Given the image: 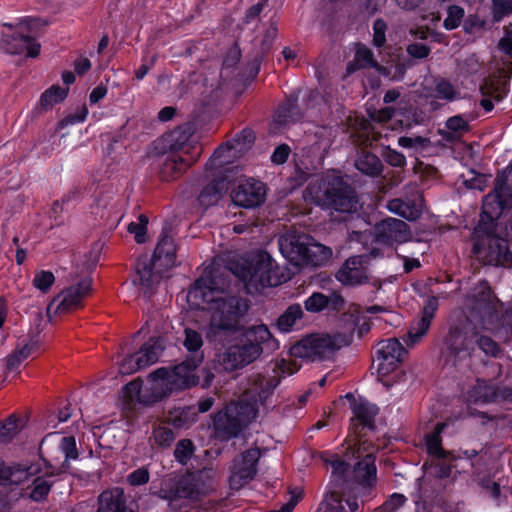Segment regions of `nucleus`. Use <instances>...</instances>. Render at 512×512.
I'll list each match as a JSON object with an SVG mask.
<instances>
[{
  "label": "nucleus",
  "instance_id": "34",
  "mask_svg": "<svg viewBox=\"0 0 512 512\" xmlns=\"http://www.w3.org/2000/svg\"><path fill=\"white\" fill-rule=\"evenodd\" d=\"M343 404L348 406L353 414L352 416H377L379 414V408L376 404L361 395L356 396L352 392H348L343 397Z\"/></svg>",
  "mask_w": 512,
  "mask_h": 512
},
{
  "label": "nucleus",
  "instance_id": "31",
  "mask_svg": "<svg viewBox=\"0 0 512 512\" xmlns=\"http://www.w3.org/2000/svg\"><path fill=\"white\" fill-rule=\"evenodd\" d=\"M299 96L296 92L291 93L280 103L275 112L274 120L279 125L298 122L303 118V112L298 105Z\"/></svg>",
  "mask_w": 512,
  "mask_h": 512
},
{
  "label": "nucleus",
  "instance_id": "11",
  "mask_svg": "<svg viewBox=\"0 0 512 512\" xmlns=\"http://www.w3.org/2000/svg\"><path fill=\"white\" fill-rule=\"evenodd\" d=\"M497 304V297L488 283H485L480 287L471 301L469 309L470 316L477 321L482 328L488 329L499 320Z\"/></svg>",
  "mask_w": 512,
  "mask_h": 512
},
{
  "label": "nucleus",
  "instance_id": "53",
  "mask_svg": "<svg viewBox=\"0 0 512 512\" xmlns=\"http://www.w3.org/2000/svg\"><path fill=\"white\" fill-rule=\"evenodd\" d=\"M355 60L361 68H375L378 66L372 50L364 44H359L357 46Z\"/></svg>",
  "mask_w": 512,
  "mask_h": 512
},
{
  "label": "nucleus",
  "instance_id": "3",
  "mask_svg": "<svg viewBox=\"0 0 512 512\" xmlns=\"http://www.w3.org/2000/svg\"><path fill=\"white\" fill-rule=\"evenodd\" d=\"M189 293L196 298H201L203 302L214 304L212 306L214 320L228 323L236 331L241 330L242 322L250 308L248 299L238 295L217 296L216 294L221 292L211 275L196 279Z\"/></svg>",
  "mask_w": 512,
  "mask_h": 512
},
{
  "label": "nucleus",
  "instance_id": "6",
  "mask_svg": "<svg viewBox=\"0 0 512 512\" xmlns=\"http://www.w3.org/2000/svg\"><path fill=\"white\" fill-rule=\"evenodd\" d=\"M474 342L473 330L470 331L467 324L464 322L451 324L443 338L440 350V359L444 366L457 370L470 368L475 354Z\"/></svg>",
  "mask_w": 512,
  "mask_h": 512
},
{
  "label": "nucleus",
  "instance_id": "16",
  "mask_svg": "<svg viewBox=\"0 0 512 512\" xmlns=\"http://www.w3.org/2000/svg\"><path fill=\"white\" fill-rule=\"evenodd\" d=\"M192 128L188 124L180 125L162 137L163 149L171 154H182L184 157L200 156V148L194 145L191 137Z\"/></svg>",
  "mask_w": 512,
  "mask_h": 512
},
{
  "label": "nucleus",
  "instance_id": "30",
  "mask_svg": "<svg viewBox=\"0 0 512 512\" xmlns=\"http://www.w3.org/2000/svg\"><path fill=\"white\" fill-rule=\"evenodd\" d=\"M376 473L375 457L372 453L366 454L352 470L353 480L363 488H371L376 484Z\"/></svg>",
  "mask_w": 512,
  "mask_h": 512
},
{
  "label": "nucleus",
  "instance_id": "46",
  "mask_svg": "<svg viewBox=\"0 0 512 512\" xmlns=\"http://www.w3.org/2000/svg\"><path fill=\"white\" fill-rule=\"evenodd\" d=\"M25 426V418H1L0 441L11 440Z\"/></svg>",
  "mask_w": 512,
  "mask_h": 512
},
{
  "label": "nucleus",
  "instance_id": "17",
  "mask_svg": "<svg viewBox=\"0 0 512 512\" xmlns=\"http://www.w3.org/2000/svg\"><path fill=\"white\" fill-rule=\"evenodd\" d=\"M266 198L265 184L253 178L240 182L231 191L234 205L242 208H255L262 205Z\"/></svg>",
  "mask_w": 512,
  "mask_h": 512
},
{
  "label": "nucleus",
  "instance_id": "8",
  "mask_svg": "<svg viewBox=\"0 0 512 512\" xmlns=\"http://www.w3.org/2000/svg\"><path fill=\"white\" fill-rule=\"evenodd\" d=\"M273 371V376L268 378L258 377L254 387L243 394L238 402L239 411L235 416H258L259 406H265L267 399L280 384L281 376L286 377L293 374V370L286 366L284 360L277 363Z\"/></svg>",
  "mask_w": 512,
  "mask_h": 512
},
{
  "label": "nucleus",
  "instance_id": "25",
  "mask_svg": "<svg viewBox=\"0 0 512 512\" xmlns=\"http://www.w3.org/2000/svg\"><path fill=\"white\" fill-rule=\"evenodd\" d=\"M39 462L23 461L6 465L0 460V484L19 485L41 472Z\"/></svg>",
  "mask_w": 512,
  "mask_h": 512
},
{
  "label": "nucleus",
  "instance_id": "15",
  "mask_svg": "<svg viewBox=\"0 0 512 512\" xmlns=\"http://www.w3.org/2000/svg\"><path fill=\"white\" fill-rule=\"evenodd\" d=\"M375 241L385 246L403 244L410 241L412 235L409 225L401 219L386 217L374 226Z\"/></svg>",
  "mask_w": 512,
  "mask_h": 512
},
{
  "label": "nucleus",
  "instance_id": "41",
  "mask_svg": "<svg viewBox=\"0 0 512 512\" xmlns=\"http://www.w3.org/2000/svg\"><path fill=\"white\" fill-rule=\"evenodd\" d=\"M360 262L357 258H349L345 261L344 265L339 271L338 279L344 284L354 285L361 284L367 277L363 271L358 268Z\"/></svg>",
  "mask_w": 512,
  "mask_h": 512
},
{
  "label": "nucleus",
  "instance_id": "7",
  "mask_svg": "<svg viewBox=\"0 0 512 512\" xmlns=\"http://www.w3.org/2000/svg\"><path fill=\"white\" fill-rule=\"evenodd\" d=\"M201 357H187L171 368L161 367L151 373V379L157 388H162L163 398L173 392L183 391L198 384L199 378L194 371L201 363Z\"/></svg>",
  "mask_w": 512,
  "mask_h": 512
},
{
  "label": "nucleus",
  "instance_id": "35",
  "mask_svg": "<svg viewBox=\"0 0 512 512\" xmlns=\"http://www.w3.org/2000/svg\"><path fill=\"white\" fill-rule=\"evenodd\" d=\"M228 189L226 178H214L210 183L202 188L198 196V202L201 206L209 207L218 202L222 194Z\"/></svg>",
  "mask_w": 512,
  "mask_h": 512
},
{
  "label": "nucleus",
  "instance_id": "57",
  "mask_svg": "<svg viewBox=\"0 0 512 512\" xmlns=\"http://www.w3.org/2000/svg\"><path fill=\"white\" fill-rule=\"evenodd\" d=\"M184 334H185V339L183 342L184 347L189 352L199 351L203 345L202 335L198 331L191 329V328H186L184 330Z\"/></svg>",
  "mask_w": 512,
  "mask_h": 512
},
{
  "label": "nucleus",
  "instance_id": "4",
  "mask_svg": "<svg viewBox=\"0 0 512 512\" xmlns=\"http://www.w3.org/2000/svg\"><path fill=\"white\" fill-rule=\"evenodd\" d=\"M215 475L213 468L208 467L186 473L179 478L165 481L156 495L170 504L180 499L198 500L213 490Z\"/></svg>",
  "mask_w": 512,
  "mask_h": 512
},
{
  "label": "nucleus",
  "instance_id": "47",
  "mask_svg": "<svg viewBox=\"0 0 512 512\" xmlns=\"http://www.w3.org/2000/svg\"><path fill=\"white\" fill-rule=\"evenodd\" d=\"M445 126L449 130V132L442 134V136L448 141H451L454 139L453 133L468 132L470 130L469 123L464 118L463 115H455V116L449 117L446 120Z\"/></svg>",
  "mask_w": 512,
  "mask_h": 512
},
{
  "label": "nucleus",
  "instance_id": "14",
  "mask_svg": "<svg viewBox=\"0 0 512 512\" xmlns=\"http://www.w3.org/2000/svg\"><path fill=\"white\" fill-rule=\"evenodd\" d=\"M261 355L262 348L243 342V337L239 334L223 353L222 364L226 370L235 371L253 363Z\"/></svg>",
  "mask_w": 512,
  "mask_h": 512
},
{
  "label": "nucleus",
  "instance_id": "59",
  "mask_svg": "<svg viewBox=\"0 0 512 512\" xmlns=\"http://www.w3.org/2000/svg\"><path fill=\"white\" fill-rule=\"evenodd\" d=\"M435 97L447 101H453L456 99V90L454 86L446 79L439 81L434 89Z\"/></svg>",
  "mask_w": 512,
  "mask_h": 512
},
{
  "label": "nucleus",
  "instance_id": "18",
  "mask_svg": "<svg viewBox=\"0 0 512 512\" xmlns=\"http://www.w3.org/2000/svg\"><path fill=\"white\" fill-rule=\"evenodd\" d=\"M161 389L157 388L150 374L146 386H143V381L138 378L127 383L122 391L123 398L128 404L152 405L163 399L164 393Z\"/></svg>",
  "mask_w": 512,
  "mask_h": 512
},
{
  "label": "nucleus",
  "instance_id": "44",
  "mask_svg": "<svg viewBox=\"0 0 512 512\" xmlns=\"http://www.w3.org/2000/svg\"><path fill=\"white\" fill-rule=\"evenodd\" d=\"M473 341H475V351L479 349L488 357L499 358L502 354L500 345L494 339L481 334L476 329H473Z\"/></svg>",
  "mask_w": 512,
  "mask_h": 512
},
{
  "label": "nucleus",
  "instance_id": "51",
  "mask_svg": "<svg viewBox=\"0 0 512 512\" xmlns=\"http://www.w3.org/2000/svg\"><path fill=\"white\" fill-rule=\"evenodd\" d=\"M194 444L190 439L180 440L174 450L175 459L182 465H186L194 454Z\"/></svg>",
  "mask_w": 512,
  "mask_h": 512
},
{
  "label": "nucleus",
  "instance_id": "22",
  "mask_svg": "<svg viewBox=\"0 0 512 512\" xmlns=\"http://www.w3.org/2000/svg\"><path fill=\"white\" fill-rule=\"evenodd\" d=\"M467 400L474 404L512 400V389L500 388L488 380L477 379L475 385L468 390Z\"/></svg>",
  "mask_w": 512,
  "mask_h": 512
},
{
  "label": "nucleus",
  "instance_id": "56",
  "mask_svg": "<svg viewBox=\"0 0 512 512\" xmlns=\"http://www.w3.org/2000/svg\"><path fill=\"white\" fill-rule=\"evenodd\" d=\"M55 282V276L51 271L41 270L33 278L35 288L43 293H47Z\"/></svg>",
  "mask_w": 512,
  "mask_h": 512
},
{
  "label": "nucleus",
  "instance_id": "33",
  "mask_svg": "<svg viewBox=\"0 0 512 512\" xmlns=\"http://www.w3.org/2000/svg\"><path fill=\"white\" fill-rule=\"evenodd\" d=\"M354 165L361 174L370 178L379 177L384 171L381 159L376 154L365 149L357 153Z\"/></svg>",
  "mask_w": 512,
  "mask_h": 512
},
{
  "label": "nucleus",
  "instance_id": "64",
  "mask_svg": "<svg viewBox=\"0 0 512 512\" xmlns=\"http://www.w3.org/2000/svg\"><path fill=\"white\" fill-rule=\"evenodd\" d=\"M50 487L51 485L46 480L38 477L33 482L30 497L35 501L42 500L50 491Z\"/></svg>",
  "mask_w": 512,
  "mask_h": 512
},
{
  "label": "nucleus",
  "instance_id": "1",
  "mask_svg": "<svg viewBox=\"0 0 512 512\" xmlns=\"http://www.w3.org/2000/svg\"><path fill=\"white\" fill-rule=\"evenodd\" d=\"M503 181V176H496L494 189L483 198L479 221L472 232V254L478 261L499 244L501 238L493 231L505 211L512 209L511 194L503 190Z\"/></svg>",
  "mask_w": 512,
  "mask_h": 512
},
{
  "label": "nucleus",
  "instance_id": "52",
  "mask_svg": "<svg viewBox=\"0 0 512 512\" xmlns=\"http://www.w3.org/2000/svg\"><path fill=\"white\" fill-rule=\"evenodd\" d=\"M398 144L405 149H413L415 152H421L429 147L430 139L422 136H401L398 139Z\"/></svg>",
  "mask_w": 512,
  "mask_h": 512
},
{
  "label": "nucleus",
  "instance_id": "27",
  "mask_svg": "<svg viewBox=\"0 0 512 512\" xmlns=\"http://www.w3.org/2000/svg\"><path fill=\"white\" fill-rule=\"evenodd\" d=\"M249 425V418H213L214 437L221 441L246 437Z\"/></svg>",
  "mask_w": 512,
  "mask_h": 512
},
{
  "label": "nucleus",
  "instance_id": "48",
  "mask_svg": "<svg viewBox=\"0 0 512 512\" xmlns=\"http://www.w3.org/2000/svg\"><path fill=\"white\" fill-rule=\"evenodd\" d=\"M139 360H142V358H140L138 351L127 354L119 363V372L122 375H130L145 368L146 366Z\"/></svg>",
  "mask_w": 512,
  "mask_h": 512
},
{
  "label": "nucleus",
  "instance_id": "54",
  "mask_svg": "<svg viewBox=\"0 0 512 512\" xmlns=\"http://www.w3.org/2000/svg\"><path fill=\"white\" fill-rule=\"evenodd\" d=\"M464 17V9L458 5H450L447 9V17L443 22V27L446 30H454L461 24Z\"/></svg>",
  "mask_w": 512,
  "mask_h": 512
},
{
  "label": "nucleus",
  "instance_id": "5",
  "mask_svg": "<svg viewBox=\"0 0 512 512\" xmlns=\"http://www.w3.org/2000/svg\"><path fill=\"white\" fill-rule=\"evenodd\" d=\"M176 245L174 239L162 233L151 259H139L136 264L135 285H140L143 296L150 299L155 293L154 269L160 271L170 269L176 265Z\"/></svg>",
  "mask_w": 512,
  "mask_h": 512
},
{
  "label": "nucleus",
  "instance_id": "29",
  "mask_svg": "<svg viewBox=\"0 0 512 512\" xmlns=\"http://www.w3.org/2000/svg\"><path fill=\"white\" fill-rule=\"evenodd\" d=\"M344 303V298L338 293L328 296L321 292H314L305 300L304 307L310 313H320L325 310L340 312Z\"/></svg>",
  "mask_w": 512,
  "mask_h": 512
},
{
  "label": "nucleus",
  "instance_id": "2",
  "mask_svg": "<svg viewBox=\"0 0 512 512\" xmlns=\"http://www.w3.org/2000/svg\"><path fill=\"white\" fill-rule=\"evenodd\" d=\"M306 202L322 209L340 213H354L359 208V198L355 187L342 175L333 172L311 181L303 191Z\"/></svg>",
  "mask_w": 512,
  "mask_h": 512
},
{
  "label": "nucleus",
  "instance_id": "12",
  "mask_svg": "<svg viewBox=\"0 0 512 512\" xmlns=\"http://www.w3.org/2000/svg\"><path fill=\"white\" fill-rule=\"evenodd\" d=\"M260 457V449L252 447L234 458L229 477L231 489L239 490L254 479L257 473L256 465Z\"/></svg>",
  "mask_w": 512,
  "mask_h": 512
},
{
  "label": "nucleus",
  "instance_id": "20",
  "mask_svg": "<svg viewBox=\"0 0 512 512\" xmlns=\"http://www.w3.org/2000/svg\"><path fill=\"white\" fill-rule=\"evenodd\" d=\"M406 355L407 350L396 338L382 341L375 352V358L378 361V372L382 375H388L397 368Z\"/></svg>",
  "mask_w": 512,
  "mask_h": 512
},
{
  "label": "nucleus",
  "instance_id": "24",
  "mask_svg": "<svg viewBox=\"0 0 512 512\" xmlns=\"http://www.w3.org/2000/svg\"><path fill=\"white\" fill-rule=\"evenodd\" d=\"M308 240L309 237L306 235L291 236L280 241V251L294 265L316 264Z\"/></svg>",
  "mask_w": 512,
  "mask_h": 512
},
{
  "label": "nucleus",
  "instance_id": "39",
  "mask_svg": "<svg viewBox=\"0 0 512 512\" xmlns=\"http://www.w3.org/2000/svg\"><path fill=\"white\" fill-rule=\"evenodd\" d=\"M184 424L183 418H173L171 421H165L155 427L153 432L155 443L161 447L169 446L175 439L173 429H179Z\"/></svg>",
  "mask_w": 512,
  "mask_h": 512
},
{
  "label": "nucleus",
  "instance_id": "40",
  "mask_svg": "<svg viewBox=\"0 0 512 512\" xmlns=\"http://www.w3.org/2000/svg\"><path fill=\"white\" fill-rule=\"evenodd\" d=\"M68 92L69 88L52 85L41 94L36 110L39 112L51 110L56 104H59L66 99Z\"/></svg>",
  "mask_w": 512,
  "mask_h": 512
},
{
  "label": "nucleus",
  "instance_id": "32",
  "mask_svg": "<svg viewBox=\"0 0 512 512\" xmlns=\"http://www.w3.org/2000/svg\"><path fill=\"white\" fill-rule=\"evenodd\" d=\"M97 512H133L127 506L124 491L121 488H114L102 492L98 497Z\"/></svg>",
  "mask_w": 512,
  "mask_h": 512
},
{
  "label": "nucleus",
  "instance_id": "63",
  "mask_svg": "<svg viewBox=\"0 0 512 512\" xmlns=\"http://www.w3.org/2000/svg\"><path fill=\"white\" fill-rule=\"evenodd\" d=\"M505 216L497 222V228L493 231V234L502 239H507L509 247L512 249V242L509 239L512 238V217L504 221Z\"/></svg>",
  "mask_w": 512,
  "mask_h": 512
},
{
  "label": "nucleus",
  "instance_id": "28",
  "mask_svg": "<svg viewBox=\"0 0 512 512\" xmlns=\"http://www.w3.org/2000/svg\"><path fill=\"white\" fill-rule=\"evenodd\" d=\"M92 280L84 278L77 284L64 289L60 296L61 301L57 306V311L63 313L81 306L83 298L91 291Z\"/></svg>",
  "mask_w": 512,
  "mask_h": 512
},
{
  "label": "nucleus",
  "instance_id": "49",
  "mask_svg": "<svg viewBox=\"0 0 512 512\" xmlns=\"http://www.w3.org/2000/svg\"><path fill=\"white\" fill-rule=\"evenodd\" d=\"M352 420L354 433L358 438H365L378 430L373 418H352Z\"/></svg>",
  "mask_w": 512,
  "mask_h": 512
},
{
  "label": "nucleus",
  "instance_id": "37",
  "mask_svg": "<svg viewBox=\"0 0 512 512\" xmlns=\"http://www.w3.org/2000/svg\"><path fill=\"white\" fill-rule=\"evenodd\" d=\"M82 394V391H75L71 394L68 399L59 400L53 407L49 410L48 416H76L77 413L81 416H84L85 413H89L87 408H83L82 406H78L77 399Z\"/></svg>",
  "mask_w": 512,
  "mask_h": 512
},
{
  "label": "nucleus",
  "instance_id": "42",
  "mask_svg": "<svg viewBox=\"0 0 512 512\" xmlns=\"http://www.w3.org/2000/svg\"><path fill=\"white\" fill-rule=\"evenodd\" d=\"M387 208L390 212L409 221L416 220L421 215V210L417 208L415 203L411 201H404L399 198L390 200L387 204Z\"/></svg>",
  "mask_w": 512,
  "mask_h": 512
},
{
  "label": "nucleus",
  "instance_id": "58",
  "mask_svg": "<svg viewBox=\"0 0 512 512\" xmlns=\"http://www.w3.org/2000/svg\"><path fill=\"white\" fill-rule=\"evenodd\" d=\"M332 468V478L336 485H341L346 481V474L348 472V464L339 458H334L329 461Z\"/></svg>",
  "mask_w": 512,
  "mask_h": 512
},
{
  "label": "nucleus",
  "instance_id": "13",
  "mask_svg": "<svg viewBox=\"0 0 512 512\" xmlns=\"http://www.w3.org/2000/svg\"><path fill=\"white\" fill-rule=\"evenodd\" d=\"M338 348L330 335H311L293 345L290 353L298 358L323 360Z\"/></svg>",
  "mask_w": 512,
  "mask_h": 512
},
{
  "label": "nucleus",
  "instance_id": "26",
  "mask_svg": "<svg viewBox=\"0 0 512 512\" xmlns=\"http://www.w3.org/2000/svg\"><path fill=\"white\" fill-rule=\"evenodd\" d=\"M238 333L243 337V342L262 348V354L273 352L279 347L278 341L265 324L242 327Z\"/></svg>",
  "mask_w": 512,
  "mask_h": 512
},
{
  "label": "nucleus",
  "instance_id": "50",
  "mask_svg": "<svg viewBox=\"0 0 512 512\" xmlns=\"http://www.w3.org/2000/svg\"><path fill=\"white\" fill-rule=\"evenodd\" d=\"M317 512H347L342 503L340 494L332 491L320 504Z\"/></svg>",
  "mask_w": 512,
  "mask_h": 512
},
{
  "label": "nucleus",
  "instance_id": "55",
  "mask_svg": "<svg viewBox=\"0 0 512 512\" xmlns=\"http://www.w3.org/2000/svg\"><path fill=\"white\" fill-rule=\"evenodd\" d=\"M88 115V108L83 105L77 112L68 114L57 123L56 130L60 131L70 125L83 123Z\"/></svg>",
  "mask_w": 512,
  "mask_h": 512
},
{
  "label": "nucleus",
  "instance_id": "10",
  "mask_svg": "<svg viewBox=\"0 0 512 512\" xmlns=\"http://www.w3.org/2000/svg\"><path fill=\"white\" fill-rule=\"evenodd\" d=\"M253 130L244 128L236 133L233 139L219 145L206 162V170L213 171L224 168L230 163V158L247 151L255 141Z\"/></svg>",
  "mask_w": 512,
  "mask_h": 512
},
{
  "label": "nucleus",
  "instance_id": "60",
  "mask_svg": "<svg viewBox=\"0 0 512 512\" xmlns=\"http://www.w3.org/2000/svg\"><path fill=\"white\" fill-rule=\"evenodd\" d=\"M373 40L375 47L381 48L386 43L387 24L382 18H377L373 23Z\"/></svg>",
  "mask_w": 512,
  "mask_h": 512
},
{
  "label": "nucleus",
  "instance_id": "45",
  "mask_svg": "<svg viewBox=\"0 0 512 512\" xmlns=\"http://www.w3.org/2000/svg\"><path fill=\"white\" fill-rule=\"evenodd\" d=\"M303 316V310L300 304L290 305L283 314L277 319V328L283 333L292 331L296 321Z\"/></svg>",
  "mask_w": 512,
  "mask_h": 512
},
{
  "label": "nucleus",
  "instance_id": "43",
  "mask_svg": "<svg viewBox=\"0 0 512 512\" xmlns=\"http://www.w3.org/2000/svg\"><path fill=\"white\" fill-rule=\"evenodd\" d=\"M450 423L449 422H441L437 423L433 430L425 435V442L427 451L429 454L433 456H440L445 453V451L442 448L441 445V437L440 435L449 428Z\"/></svg>",
  "mask_w": 512,
  "mask_h": 512
},
{
  "label": "nucleus",
  "instance_id": "38",
  "mask_svg": "<svg viewBox=\"0 0 512 512\" xmlns=\"http://www.w3.org/2000/svg\"><path fill=\"white\" fill-rule=\"evenodd\" d=\"M165 349V341L162 337H150L138 350L139 360L146 367L156 363Z\"/></svg>",
  "mask_w": 512,
  "mask_h": 512
},
{
  "label": "nucleus",
  "instance_id": "62",
  "mask_svg": "<svg viewBox=\"0 0 512 512\" xmlns=\"http://www.w3.org/2000/svg\"><path fill=\"white\" fill-rule=\"evenodd\" d=\"M492 12L497 21L508 16L512 13V0H492Z\"/></svg>",
  "mask_w": 512,
  "mask_h": 512
},
{
  "label": "nucleus",
  "instance_id": "19",
  "mask_svg": "<svg viewBox=\"0 0 512 512\" xmlns=\"http://www.w3.org/2000/svg\"><path fill=\"white\" fill-rule=\"evenodd\" d=\"M4 50L9 54H25L35 58L40 54L41 45L35 37L24 32V27H18L11 33L3 34L1 40Z\"/></svg>",
  "mask_w": 512,
  "mask_h": 512
},
{
  "label": "nucleus",
  "instance_id": "21",
  "mask_svg": "<svg viewBox=\"0 0 512 512\" xmlns=\"http://www.w3.org/2000/svg\"><path fill=\"white\" fill-rule=\"evenodd\" d=\"M197 161V157L168 153L156 161V169L162 181L176 180Z\"/></svg>",
  "mask_w": 512,
  "mask_h": 512
},
{
  "label": "nucleus",
  "instance_id": "61",
  "mask_svg": "<svg viewBox=\"0 0 512 512\" xmlns=\"http://www.w3.org/2000/svg\"><path fill=\"white\" fill-rule=\"evenodd\" d=\"M382 157L384 161L390 166L396 168H404L406 166V158L405 156L398 152L395 149L390 147H386L382 152Z\"/></svg>",
  "mask_w": 512,
  "mask_h": 512
},
{
  "label": "nucleus",
  "instance_id": "9",
  "mask_svg": "<svg viewBox=\"0 0 512 512\" xmlns=\"http://www.w3.org/2000/svg\"><path fill=\"white\" fill-rule=\"evenodd\" d=\"M239 276L243 281L262 288L277 287L283 282L275 261L266 251H260L251 261H246Z\"/></svg>",
  "mask_w": 512,
  "mask_h": 512
},
{
  "label": "nucleus",
  "instance_id": "36",
  "mask_svg": "<svg viewBox=\"0 0 512 512\" xmlns=\"http://www.w3.org/2000/svg\"><path fill=\"white\" fill-rule=\"evenodd\" d=\"M237 332L231 328L230 324L214 320V317L211 316L210 323L206 329V338L215 347H224L228 338Z\"/></svg>",
  "mask_w": 512,
  "mask_h": 512
},
{
  "label": "nucleus",
  "instance_id": "23",
  "mask_svg": "<svg viewBox=\"0 0 512 512\" xmlns=\"http://www.w3.org/2000/svg\"><path fill=\"white\" fill-rule=\"evenodd\" d=\"M438 308V297L429 296L424 302L419 319L413 322L408 330L406 340L408 345L418 344L427 334Z\"/></svg>",
  "mask_w": 512,
  "mask_h": 512
}]
</instances>
